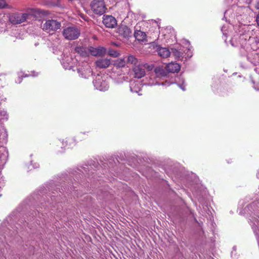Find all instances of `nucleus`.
<instances>
[{
  "instance_id": "f257e3e1",
  "label": "nucleus",
  "mask_w": 259,
  "mask_h": 259,
  "mask_svg": "<svg viewBox=\"0 0 259 259\" xmlns=\"http://www.w3.org/2000/svg\"><path fill=\"white\" fill-rule=\"evenodd\" d=\"M32 15L44 19L48 17V12L47 11L39 9H30L26 13H19L15 12L10 14L9 20L13 25L20 24L26 21L29 17Z\"/></svg>"
},
{
  "instance_id": "423d86ee",
  "label": "nucleus",
  "mask_w": 259,
  "mask_h": 259,
  "mask_svg": "<svg viewBox=\"0 0 259 259\" xmlns=\"http://www.w3.org/2000/svg\"><path fill=\"white\" fill-rule=\"evenodd\" d=\"M134 72V77L137 78H141L145 75L144 66L141 64H138L133 68Z\"/></svg>"
},
{
  "instance_id": "9b49d317",
  "label": "nucleus",
  "mask_w": 259,
  "mask_h": 259,
  "mask_svg": "<svg viewBox=\"0 0 259 259\" xmlns=\"http://www.w3.org/2000/svg\"><path fill=\"white\" fill-rule=\"evenodd\" d=\"M136 39L138 41H143L146 40V34L145 32L136 30L134 34Z\"/></svg>"
},
{
  "instance_id": "20e7f679",
  "label": "nucleus",
  "mask_w": 259,
  "mask_h": 259,
  "mask_svg": "<svg viewBox=\"0 0 259 259\" xmlns=\"http://www.w3.org/2000/svg\"><path fill=\"white\" fill-rule=\"evenodd\" d=\"M88 50L92 55L96 57L104 56L107 53L106 49L101 46L98 48L90 47Z\"/></svg>"
},
{
  "instance_id": "f03ea898",
  "label": "nucleus",
  "mask_w": 259,
  "mask_h": 259,
  "mask_svg": "<svg viewBox=\"0 0 259 259\" xmlns=\"http://www.w3.org/2000/svg\"><path fill=\"white\" fill-rule=\"evenodd\" d=\"M80 34V30L75 26L67 27L64 28L62 32L64 38L69 40L77 39Z\"/></svg>"
},
{
  "instance_id": "7ed1b4c3",
  "label": "nucleus",
  "mask_w": 259,
  "mask_h": 259,
  "mask_svg": "<svg viewBox=\"0 0 259 259\" xmlns=\"http://www.w3.org/2000/svg\"><path fill=\"white\" fill-rule=\"evenodd\" d=\"M90 6L92 11L97 15H101L103 14L106 10L103 0H93Z\"/></svg>"
},
{
  "instance_id": "dca6fc26",
  "label": "nucleus",
  "mask_w": 259,
  "mask_h": 259,
  "mask_svg": "<svg viewBox=\"0 0 259 259\" xmlns=\"http://www.w3.org/2000/svg\"><path fill=\"white\" fill-rule=\"evenodd\" d=\"M126 64V61H125L124 59H119L117 60L114 63V65L117 67V68H120V67H123Z\"/></svg>"
},
{
  "instance_id": "0eeeda50",
  "label": "nucleus",
  "mask_w": 259,
  "mask_h": 259,
  "mask_svg": "<svg viewBox=\"0 0 259 259\" xmlns=\"http://www.w3.org/2000/svg\"><path fill=\"white\" fill-rule=\"evenodd\" d=\"M117 32L123 37H128L131 35L132 31L130 28L124 25H120L117 29Z\"/></svg>"
},
{
  "instance_id": "f8f14e48",
  "label": "nucleus",
  "mask_w": 259,
  "mask_h": 259,
  "mask_svg": "<svg viewBox=\"0 0 259 259\" xmlns=\"http://www.w3.org/2000/svg\"><path fill=\"white\" fill-rule=\"evenodd\" d=\"M158 54L162 58H167L170 55V52L165 48H161L158 50Z\"/></svg>"
},
{
  "instance_id": "a211bd4d",
  "label": "nucleus",
  "mask_w": 259,
  "mask_h": 259,
  "mask_svg": "<svg viewBox=\"0 0 259 259\" xmlns=\"http://www.w3.org/2000/svg\"><path fill=\"white\" fill-rule=\"evenodd\" d=\"M40 27L44 31H47L49 29V20H43L40 24Z\"/></svg>"
},
{
  "instance_id": "ddd939ff",
  "label": "nucleus",
  "mask_w": 259,
  "mask_h": 259,
  "mask_svg": "<svg viewBox=\"0 0 259 259\" xmlns=\"http://www.w3.org/2000/svg\"><path fill=\"white\" fill-rule=\"evenodd\" d=\"M126 63L133 64L134 65V66L139 64L137 58L133 55H129L127 57Z\"/></svg>"
},
{
  "instance_id": "4be33fe9",
  "label": "nucleus",
  "mask_w": 259,
  "mask_h": 259,
  "mask_svg": "<svg viewBox=\"0 0 259 259\" xmlns=\"http://www.w3.org/2000/svg\"><path fill=\"white\" fill-rule=\"evenodd\" d=\"M255 8L256 9L259 10V1L258 2H257L255 4Z\"/></svg>"
},
{
  "instance_id": "2eb2a0df",
  "label": "nucleus",
  "mask_w": 259,
  "mask_h": 259,
  "mask_svg": "<svg viewBox=\"0 0 259 259\" xmlns=\"http://www.w3.org/2000/svg\"><path fill=\"white\" fill-rule=\"evenodd\" d=\"M76 52L79 54L82 57H87L88 56V52L86 49L83 47H77L75 49Z\"/></svg>"
},
{
  "instance_id": "393cba45",
  "label": "nucleus",
  "mask_w": 259,
  "mask_h": 259,
  "mask_svg": "<svg viewBox=\"0 0 259 259\" xmlns=\"http://www.w3.org/2000/svg\"><path fill=\"white\" fill-rule=\"evenodd\" d=\"M156 70V72L157 73V69H156V70Z\"/></svg>"
},
{
  "instance_id": "6e6552de",
  "label": "nucleus",
  "mask_w": 259,
  "mask_h": 259,
  "mask_svg": "<svg viewBox=\"0 0 259 259\" xmlns=\"http://www.w3.org/2000/svg\"><path fill=\"white\" fill-rule=\"evenodd\" d=\"M110 64V59L107 58L100 59L95 62L96 66L99 68H106L109 66Z\"/></svg>"
},
{
  "instance_id": "4468645a",
  "label": "nucleus",
  "mask_w": 259,
  "mask_h": 259,
  "mask_svg": "<svg viewBox=\"0 0 259 259\" xmlns=\"http://www.w3.org/2000/svg\"><path fill=\"white\" fill-rule=\"evenodd\" d=\"M170 54L173 55L176 58H180L182 57L183 53L182 51L175 48H172L170 51Z\"/></svg>"
},
{
  "instance_id": "6ab92c4d",
  "label": "nucleus",
  "mask_w": 259,
  "mask_h": 259,
  "mask_svg": "<svg viewBox=\"0 0 259 259\" xmlns=\"http://www.w3.org/2000/svg\"><path fill=\"white\" fill-rule=\"evenodd\" d=\"M5 8L11 9V7L7 4L6 0H0V9Z\"/></svg>"
},
{
  "instance_id": "5701e85b",
  "label": "nucleus",
  "mask_w": 259,
  "mask_h": 259,
  "mask_svg": "<svg viewBox=\"0 0 259 259\" xmlns=\"http://www.w3.org/2000/svg\"><path fill=\"white\" fill-rule=\"evenodd\" d=\"M57 5H58V4H54V3H50V6H57Z\"/></svg>"
},
{
  "instance_id": "412c9836",
  "label": "nucleus",
  "mask_w": 259,
  "mask_h": 259,
  "mask_svg": "<svg viewBox=\"0 0 259 259\" xmlns=\"http://www.w3.org/2000/svg\"><path fill=\"white\" fill-rule=\"evenodd\" d=\"M256 22L257 23V26L259 27V14L256 16Z\"/></svg>"
},
{
  "instance_id": "b1692460",
  "label": "nucleus",
  "mask_w": 259,
  "mask_h": 259,
  "mask_svg": "<svg viewBox=\"0 0 259 259\" xmlns=\"http://www.w3.org/2000/svg\"><path fill=\"white\" fill-rule=\"evenodd\" d=\"M113 44L114 45L116 46H117V45H116V44H115V43H113Z\"/></svg>"
},
{
  "instance_id": "9d476101",
  "label": "nucleus",
  "mask_w": 259,
  "mask_h": 259,
  "mask_svg": "<svg viewBox=\"0 0 259 259\" xmlns=\"http://www.w3.org/2000/svg\"><path fill=\"white\" fill-rule=\"evenodd\" d=\"M61 27L60 21L54 19H50V31H55Z\"/></svg>"
},
{
  "instance_id": "39448f33",
  "label": "nucleus",
  "mask_w": 259,
  "mask_h": 259,
  "mask_svg": "<svg viewBox=\"0 0 259 259\" xmlns=\"http://www.w3.org/2000/svg\"><path fill=\"white\" fill-rule=\"evenodd\" d=\"M103 23L107 28H113L117 25L115 18L111 15H104Z\"/></svg>"
},
{
  "instance_id": "f3484780",
  "label": "nucleus",
  "mask_w": 259,
  "mask_h": 259,
  "mask_svg": "<svg viewBox=\"0 0 259 259\" xmlns=\"http://www.w3.org/2000/svg\"><path fill=\"white\" fill-rule=\"evenodd\" d=\"M108 54L112 57H118L120 55V53L118 51L114 50L112 49H110L108 51Z\"/></svg>"
},
{
  "instance_id": "1a4fd4ad",
  "label": "nucleus",
  "mask_w": 259,
  "mask_h": 259,
  "mask_svg": "<svg viewBox=\"0 0 259 259\" xmlns=\"http://www.w3.org/2000/svg\"><path fill=\"white\" fill-rule=\"evenodd\" d=\"M166 68L168 72L175 73L180 71L181 66L177 63L171 62L167 64Z\"/></svg>"
},
{
  "instance_id": "aec40b11",
  "label": "nucleus",
  "mask_w": 259,
  "mask_h": 259,
  "mask_svg": "<svg viewBox=\"0 0 259 259\" xmlns=\"http://www.w3.org/2000/svg\"><path fill=\"white\" fill-rule=\"evenodd\" d=\"M80 16H81V17L83 20H84L85 21H88V20H89V17H88V16H85V15H83V14H81V15H80Z\"/></svg>"
}]
</instances>
